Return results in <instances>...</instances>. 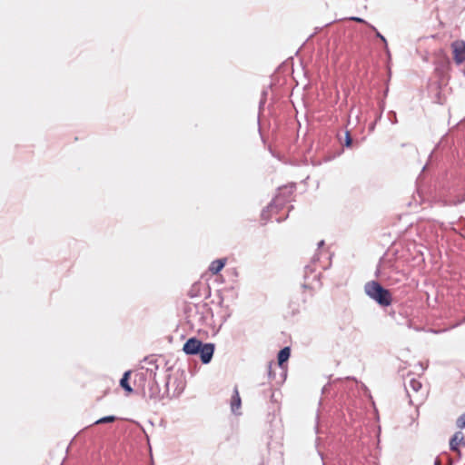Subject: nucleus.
<instances>
[{
    "mask_svg": "<svg viewBox=\"0 0 465 465\" xmlns=\"http://www.w3.org/2000/svg\"><path fill=\"white\" fill-rule=\"evenodd\" d=\"M365 293L381 307L391 304L392 297L390 291L376 281L368 282L364 285Z\"/></svg>",
    "mask_w": 465,
    "mask_h": 465,
    "instance_id": "obj_1",
    "label": "nucleus"
},
{
    "mask_svg": "<svg viewBox=\"0 0 465 465\" xmlns=\"http://www.w3.org/2000/svg\"><path fill=\"white\" fill-rule=\"evenodd\" d=\"M292 193V186L288 187H281L278 189V193L275 198L268 204L266 209H263L261 217L262 220L267 222L270 219L269 213L271 212H278L280 209L283 208L286 202H288L289 197Z\"/></svg>",
    "mask_w": 465,
    "mask_h": 465,
    "instance_id": "obj_2",
    "label": "nucleus"
},
{
    "mask_svg": "<svg viewBox=\"0 0 465 465\" xmlns=\"http://www.w3.org/2000/svg\"><path fill=\"white\" fill-rule=\"evenodd\" d=\"M144 362L148 364L147 367H142L141 372L137 374L140 380L146 381V379H154L156 378V371L158 370V365L156 364V359L153 356L145 357L143 360Z\"/></svg>",
    "mask_w": 465,
    "mask_h": 465,
    "instance_id": "obj_3",
    "label": "nucleus"
},
{
    "mask_svg": "<svg viewBox=\"0 0 465 465\" xmlns=\"http://www.w3.org/2000/svg\"><path fill=\"white\" fill-rule=\"evenodd\" d=\"M204 342L196 337L189 338L183 344V351L186 355L198 354L199 349L203 346Z\"/></svg>",
    "mask_w": 465,
    "mask_h": 465,
    "instance_id": "obj_4",
    "label": "nucleus"
},
{
    "mask_svg": "<svg viewBox=\"0 0 465 465\" xmlns=\"http://www.w3.org/2000/svg\"><path fill=\"white\" fill-rule=\"evenodd\" d=\"M214 350L215 345L212 342H206L201 349H199L197 355L200 357V360L203 364H208L211 362Z\"/></svg>",
    "mask_w": 465,
    "mask_h": 465,
    "instance_id": "obj_5",
    "label": "nucleus"
},
{
    "mask_svg": "<svg viewBox=\"0 0 465 465\" xmlns=\"http://www.w3.org/2000/svg\"><path fill=\"white\" fill-rule=\"evenodd\" d=\"M214 350L215 345L212 342H206L201 349H199L197 355L200 357V360L203 364H208L211 362Z\"/></svg>",
    "mask_w": 465,
    "mask_h": 465,
    "instance_id": "obj_6",
    "label": "nucleus"
},
{
    "mask_svg": "<svg viewBox=\"0 0 465 465\" xmlns=\"http://www.w3.org/2000/svg\"><path fill=\"white\" fill-rule=\"evenodd\" d=\"M453 58L457 64H461L465 61V43L455 42L452 44Z\"/></svg>",
    "mask_w": 465,
    "mask_h": 465,
    "instance_id": "obj_7",
    "label": "nucleus"
},
{
    "mask_svg": "<svg viewBox=\"0 0 465 465\" xmlns=\"http://www.w3.org/2000/svg\"><path fill=\"white\" fill-rule=\"evenodd\" d=\"M320 260L319 254L315 253L314 256L312 259V262L310 264L306 265L304 267V283L302 284L303 288H307L310 284V275L312 274L315 272V263Z\"/></svg>",
    "mask_w": 465,
    "mask_h": 465,
    "instance_id": "obj_8",
    "label": "nucleus"
},
{
    "mask_svg": "<svg viewBox=\"0 0 465 465\" xmlns=\"http://www.w3.org/2000/svg\"><path fill=\"white\" fill-rule=\"evenodd\" d=\"M460 444H462V445L465 444V439H464L462 433L458 431L450 440V450L455 451L459 455H460V450L459 449Z\"/></svg>",
    "mask_w": 465,
    "mask_h": 465,
    "instance_id": "obj_9",
    "label": "nucleus"
},
{
    "mask_svg": "<svg viewBox=\"0 0 465 465\" xmlns=\"http://www.w3.org/2000/svg\"><path fill=\"white\" fill-rule=\"evenodd\" d=\"M242 405V400L239 394V391L237 387H234L233 392L231 399V411L233 414L239 415L241 412L239 411Z\"/></svg>",
    "mask_w": 465,
    "mask_h": 465,
    "instance_id": "obj_10",
    "label": "nucleus"
},
{
    "mask_svg": "<svg viewBox=\"0 0 465 465\" xmlns=\"http://www.w3.org/2000/svg\"><path fill=\"white\" fill-rule=\"evenodd\" d=\"M149 381V398L150 399H156V398H163L164 394L162 396L160 395L161 390L159 387V384L156 381V378L154 379H147Z\"/></svg>",
    "mask_w": 465,
    "mask_h": 465,
    "instance_id": "obj_11",
    "label": "nucleus"
},
{
    "mask_svg": "<svg viewBox=\"0 0 465 465\" xmlns=\"http://www.w3.org/2000/svg\"><path fill=\"white\" fill-rule=\"evenodd\" d=\"M226 263V259L223 258V259H217V260H214L211 262L210 266H209V271L213 273V274H217L219 273L223 268L224 267Z\"/></svg>",
    "mask_w": 465,
    "mask_h": 465,
    "instance_id": "obj_12",
    "label": "nucleus"
},
{
    "mask_svg": "<svg viewBox=\"0 0 465 465\" xmlns=\"http://www.w3.org/2000/svg\"><path fill=\"white\" fill-rule=\"evenodd\" d=\"M131 375V371H126L123 377L120 380V386L128 393L133 392V388L129 384V379Z\"/></svg>",
    "mask_w": 465,
    "mask_h": 465,
    "instance_id": "obj_13",
    "label": "nucleus"
},
{
    "mask_svg": "<svg viewBox=\"0 0 465 465\" xmlns=\"http://www.w3.org/2000/svg\"><path fill=\"white\" fill-rule=\"evenodd\" d=\"M291 356V349L290 347H284L278 352L277 359L278 363L282 366L284 362H286Z\"/></svg>",
    "mask_w": 465,
    "mask_h": 465,
    "instance_id": "obj_14",
    "label": "nucleus"
},
{
    "mask_svg": "<svg viewBox=\"0 0 465 465\" xmlns=\"http://www.w3.org/2000/svg\"><path fill=\"white\" fill-rule=\"evenodd\" d=\"M369 27L375 33V36L377 38L381 39V41L384 45L385 51L387 52L388 54H390V51H389L388 43H387L386 38L378 31V29L374 25H369Z\"/></svg>",
    "mask_w": 465,
    "mask_h": 465,
    "instance_id": "obj_15",
    "label": "nucleus"
},
{
    "mask_svg": "<svg viewBox=\"0 0 465 465\" xmlns=\"http://www.w3.org/2000/svg\"><path fill=\"white\" fill-rule=\"evenodd\" d=\"M116 420H117L116 416H114V415H108V416L102 417V418L98 419L97 420H95L94 422V425L104 424V423H111V422L115 421Z\"/></svg>",
    "mask_w": 465,
    "mask_h": 465,
    "instance_id": "obj_16",
    "label": "nucleus"
},
{
    "mask_svg": "<svg viewBox=\"0 0 465 465\" xmlns=\"http://www.w3.org/2000/svg\"><path fill=\"white\" fill-rule=\"evenodd\" d=\"M409 386L412 389V391H414L415 392H418L422 385H421V382L420 381H418L417 379L415 378H411L409 381Z\"/></svg>",
    "mask_w": 465,
    "mask_h": 465,
    "instance_id": "obj_17",
    "label": "nucleus"
},
{
    "mask_svg": "<svg viewBox=\"0 0 465 465\" xmlns=\"http://www.w3.org/2000/svg\"><path fill=\"white\" fill-rule=\"evenodd\" d=\"M201 286H202V283H200V282L194 283L188 292L189 296L192 298L199 296L200 295L199 290H200Z\"/></svg>",
    "mask_w": 465,
    "mask_h": 465,
    "instance_id": "obj_18",
    "label": "nucleus"
},
{
    "mask_svg": "<svg viewBox=\"0 0 465 465\" xmlns=\"http://www.w3.org/2000/svg\"><path fill=\"white\" fill-rule=\"evenodd\" d=\"M456 425L459 429L465 428V412L462 413L456 420Z\"/></svg>",
    "mask_w": 465,
    "mask_h": 465,
    "instance_id": "obj_19",
    "label": "nucleus"
},
{
    "mask_svg": "<svg viewBox=\"0 0 465 465\" xmlns=\"http://www.w3.org/2000/svg\"><path fill=\"white\" fill-rule=\"evenodd\" d=\"M352 144V138L351 136V134L349 131H346L345 132V139H344V143H343V146L345 147H351Z\"/></svg>",
    "mask_w": 465,
    "mask_h": 465,
    "instance_id": "obj_20",
    "label": "nucleus"
},
{
    "mask_svg": "<svg viewBox=\"0 0 465 465\" xmlns=\"http://www.w3.org/2000/svg\"><path fill=\"white\" fill-rule=\"evenodd\" d=\"M350 20L351 21H355L357 23H361V24H365L369 26V23L367 21H365L363 18H361V17H358V16H351L349 18Z\"/></svg>",
    "mask_w": 465,
    "mask_h": 465,
    "instance_id": "obj_21",
    "label": "nucleus"
},
{
    "mask_svg": "<svg viewBox=\"0 0 465 465\" xmlns=\"http://www.w3.org/2000/svg\"><path fill=\"white\" fill-rule=\"evenodd\" d=\"M389 119L391 120V124H396L397 123V117H396V113L393 112V111H391L389 113Z\"/></svg>",
    "mask_w": 465,
    "mask_h": 465,
    "instance_id": "obj_22",
    "label": "nucleus"
},
{
    "mask_svg": "<svg viewBox=\"0 0 465 465\" xmlns=\"http://www.w3.org/2000/svg\"><path fill=\"white\" fill-rule=\"evenodd\" d=\"M267 369H268V376L270 379H272V362H269L267 364Z\"/></svg>",
    "mask_w": 465,
    "mask_h": 465,
    "instance_id": "obj_23",
    "label": "nucleus"
},
{
    "mask_svg": "<svg viewBox=\"0 0 465 465\" xmlns=\"http://www.w3.org/2000/svg\"><path fill=\"white\" fill-rule=\"evenodd\" d=\"M383 110H384V106L382 105V106H381V113L376 116V119H375V120H377V122H378V121H380V120H381V118L382 117Z\"/></svg>",
    "mask_w": 465,
    "mask_h": 465,
    "instance_id": "obj_24",
    "label": "nucleus"
},
{
    "mask_svg": "<svg viewBox=\"0 0 465 465\" xmlns=\"http://www.w3.org/2000/svg\"><path fill=\"white\" fill-rule=\"evenodd\" d=\"M376 124H377V120H375L373 123H371V124H370V126H369V130H370L371 132H372V131L374 130Z\"/></svg>",
    "mask_w": 465,
    "mask_h": 465,
    "instance_id": "obj_25",
    "label": "nucleus"
},
{
    "mask_svg": "<svg viewBox=\"0 0 465 465\" xmlns=\"http://www.w3.org/2000/svg\"><path fill=\"white\" fill-rule=\"evenodd\" d=\"M319 277H320V273L314 274L313 278H312V281H319Z\"/></svg>",
    "mask_w": 465,
    "mask_h": 465,
    "instance_id": "obj_26",
    "label": "nucleus"
},
{
    "mask_svg": "<svg viewBox=\"0 0 465 465\" xmlns=\"http://www.w3.org/2000/svg\"><path fill=\"white\" fill-rule=\"evenodd\" d=\"M434 465H441L440 464V460L439 458H436L435 460H434Z\"/></svg>",
    "mask_w": 465,
    "mask_h": 465,
    "instance_id": "obj_27",
    "label": "nucleus"
},
{
    "mask_svg": "<svg viewBox=\"0 0 465 465\" xmlns=\"http://www.w3.org/2000/svg\"><path fill=\"white\" fill-rule=\"evenodd\" d=\"M323 245H324V241H323V240H322V241H321V242H319V243H318V248L320 249V248H321L322 246H323Z\"/></svg>",
    "mask_w": 465,
    "mask_h": 465,
    "instance_id": "obj_28",
    "label": "nucleus"
},
{
    "mask_svg": "<svg viewBox=\"0 0 465 465\" xmlns=\"http://www.w3.org/2000/svg\"><path fill=\"white\" fill-rule=\"evenodd\" d=\"M170 377H171L170 375H167V376H166V379H167V381H166V384H165V385H166V387H168V385H169V379H170Z\"/></svg>",
    "mask_w": 465,
    "mask_h": 465,
    "instance_id": "obj_29",
    "label": "nucleus"
},
{
    "mask_svg": "<svg viewBox=\"0 0 465 465\" xmlns=\"http://www.w3.org/2000/svg\"><path fill=\"white\" fill-rule=\"evenodd\" d=\"M327 388H328V385H325V386L322 388V393H325V392H326Z\"/></svg>",
    "mask_w": 465,
    "mask_h": 465,
    "instance_id": "obj_30",
    "label": "nucleus"
},
{
    "mask_svg": "<svg viewBox=\"0 0 465 465\" xmlns=\"http://www.w3.org/2000/svg\"><path fill=\"white\" fill-rule=\"evenodd\" d=\"M463 202H465V196H464L461 200H460L458 203H463Z\"/></svg>",
    "mask_w": 465,
    "mask_h": 465,
    "instance_id": "obj_31",
    "label": "nucleus"
},
{
    "mask_svg": "<svg viewBox=\"0 0 465 465\" xmlns=\"http://www.w3.org/2000/svg\"><path fill=\"white\" fill-rule=\"evenodd\" d=\"M334 22H335V20H334V21H331V22L327 23V24H326V26H328V25H331V24H332V23H334Z\"/></svg>",
    "mask_w": 465,
    "mask_h": 465,
    "instance_id": "obj_32",
    "label": "nucleus"
},
{
    "mask_svg": "<svg viewBox=\"0 0 465 465\" xmlns=\"http://www.w3.org/2000/svg\"><path fill=\"white\" fill-rule=\"evenodd\" d=\"M318 452H319V455L321 456V460H323L322 453L321 451H318Z\"/></svg>",
    "mask_w": 465,
    "mask_h": 465,
    "instance_id": "obj_33",
    "label": "nucleus"
},
{
    "mask_svg": "<svg viewBox=\"0 0 465 465\" xmlns=\"http://www.w3.org/2000/svg\"><path fill=\"white\" fill-rule=\"evenodd\" d=\"M277 223H281L282 220H281L280 218L276 219Z\"/></svg>",
    "mask_w": 465,
    "mask_h": 465,
    "instance_id": "obj_34",
    "label": "nucleus"
},
{
    "mask_svg": "<svg viewBox=\"0 0 465 465\" xmlns=\"http://www.w3.org/2000/svg\"><path fill=\"white\" fill-rule=\"evenodd\" d=\"M446 465H452V463H451V462H450L449 464H446Z\"/></svg>",
    "mask_w": 465,
    "mask_h": 465,
    "instance_id": "obj_35",
    "label": "nucleus"
}]
</instances>
